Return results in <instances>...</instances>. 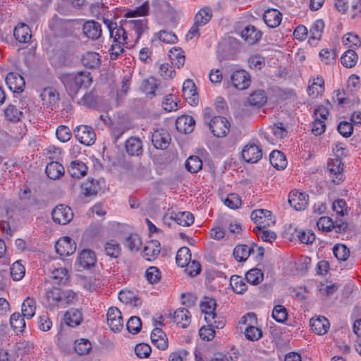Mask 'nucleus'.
<instances>
[{
  "label": "nucleus",
  "instance_id": "obj_13",
  "mask_svg": "<svg viewBox=\"0 0 361 361\" xmlns=\"http://www.w3.org/2000/svg\"><path fill=\"white\" fill-rule=\"evenodd\" d=\"M243 159L248 163H256L262 157V149L256 145H247L241 152Z\"/></svg>",
  "mask_w": 361,
  "mask_h": 361
},
{
  "label": "nucleus",
  "instance_id": "obj_45",
  "mask_svg": "<svg viewBox=\"0 0 361 361\" xmlns=\"http://www.w3.org/2000/svg\"><path fill=\"white\" fill-rule=\"evenodd\" d=\"M52 278L56 285H65L69 279L68 271L66 268L55 269L52 271Z\"/></svg>",
  "mask_w": 361,
  "mask_h": 361
},
{
  "label": "nucleus",
  "instance_id": "obj_54",
  "mask_svg": "<svg viewBox=\"0 0 361 361\" xmlns=\"http://www.w3.org/2000/svg\"><path fill=\"white\" fill-rule=\"evenodd\" d=\"M324 27V23L322 20L319 19L316 20L310 30V39L316 40L320 39Z\"/></svg>",
  "mask_w": 361,
  "mask_h": 361
},
{
  "label": "nucleus",
  "instance_id": "obj_47",
  "mask_svg": "<svg viewBox=\"0 0 361 361\" xmlns=\"http://www.w3.org/2000/svg\"><path fill=\"white\" fill-rule=\"evenodd\" d=\"M191 259L190 250L187 247H180L176 254V264L180 267H184Z\"/></svg>",
  "mask_w": 361,
  "mask_h": 361
},
{
  "label": "nucleus",
  "instance_id": "obj_41",
  "mask_svg": "<svg viewBox=\"0 0 361 361\" xmlns=\"http://www.w3.org/2000/svg\"><path fill=\"white\" fill-rule=\"evenodd\" d=\"M178 224L183 226H189L194 222V216L189 212H183L171 216Z\"/></svg>",
  "mask_w": 361,
  "mask_h": 361
},
{
  "label": "nucleus",
  "instance_id": "obj_50",
  "mask_svg": "<svg viewBox=\"0 0 361 361\" xmlns=\"http://www.w3.org/2000/svg\"><path fill=\"white\" fill-rule=\"evenodd\" d=\"M185 169L190 173H197L202 167V161L197 156H190L185 164Z\"/></svg>",
  "mask_w": 361,
  "mask_h": 361
},
{
  "label": "nucleus",
  "instance_id": "obj_60",
  "mask_svg": "<svg viewBox=\"0 0 361 361\" xmlns=\"http://www.w3.org/2000/svg\"><path fill=\"white\" fill-rule=\"evenodd\" d=\"M128 331L133 334H137L139 333L142 328V322L141 319L136 317L133 316L131 317L126 324Z\"/></svg>",
  "mask_w": 361,
  "mask_h": 361
},
{
  "label": "nucleus",
  "instance_id": "obj_30",
  "mask_svg": "<svg viewBox=\"0 0 361 361\" xmlns=\"http://www.w3.org/2000/svg\"><path fill=\"white\" fill-rule=\"evenodd\" d=\"M87 166L79 160L73 161L68 168V173L73 178H80L87 174Z\"/></svg>",
  "mask_w": 361,
  "mask_h": 361
},
{
  "label": "nucleus",
  "instance_id": "obj_51",
  "mask_svg": "<svg viewBox=\"0 0 361 361\" xmlns=\"http://www.w3.org/2000/svg\"><path fill=\"white\" fill-rule=\"evenodd\" d=\"M264 279V274L259 269L255 268L248 271L245 275V279L251 285H257Z\"/></svg>",
  "mask_w": 361,
  "mask_h": 361
},
{
  "label": "nucleus",
  "instance_id": "obj_11",
  "mask_svg": "<svg viewBox=\"0 0 361 361\" xmlns=\"http://www.w3.org/2000/svg\"><path fill=\"white\" fill-rule=\"evenodd\" d=\"M309 200V196L305 192L291 191L288 196L290 205L295 210H303L306 208Z\"/></svg>",
  "mask_w": 361,
  "mask_h": 361
},
{
  "label": "nucleus",
  "instance_id": "obj_34",
  "mask_svg": "<svg viewBox=\"0 0 361 361\" xmlns=\"http://www.w3.org/2000/svg\"><path fill=\"white\" fill-rule=\"evenodd\" d=\"M271 164L277 169H283L287 166L285 154L279 150H274L269 155Z\"/></svg>",
  "mask_w": 361,
  "mask_h": 361
},
{
  "label": "nucleus",
  "instance_id": "obj_17",
  "mask_svg": "<svg viewBox=\"0 0 361 361\" xmlns=\"http://www.w3.org/2000/svg\"><path fill=\"white\" fill-rule=\"evenodd\" d=\"M195 126V119L188 115L178 117L176 121V129L183 133L188 134L194 130Z\"/></svg>",
  "mask_w": 361,
  "mask_h": 361
},
{
  "label": "nucleus",
  "instance_id": "obj_44",
  "mask_svg": "<svg viewBox=\"0 0 361 361\" xmlns=\"http://www.w3.org/2000/svg\"><path fill=\"white\" fill-rule=\"evenodd\" d=\"M81 188L83 194L86 196L96 195L100 190V186L98 180H90L89 179L82 184Z\"/></svg>",
  "mask_w": 361,
  "mask_h": 361
},
{
  "label": "nucleus",
  "instance_id": "obj_52",
  "mask_svg": "<svg viewBox=\"0 0 361 361\" xmlns=\"http://www.w3.org/2000/svg\"><path fill=\"white\" fill-rule=\"evenodd\" d=\"M104 250L106 254L112 257L117 258L121 255V247L120 245L114 240H111L105 244Z\"/></svg>",
  "mask_w": 361,
  "mask_h": 361
},
{
  "label": "nucleus",
  "instance_id": "obj_27",
  "mask_svg": "<svg viewBox=\"0 0 361 361\" xmlns=\"http://www.w3.org/2000/svg\"><path fill=\"white\" fill-rule=\"evenodd\" d=\"M124 25L135 32L137 34L136 41H137L141 35L149 28L147 19L130 20L126 21Z\"/></svg>",
  "mask_w": 361,
  "mask_h": 361
},
{
  "label": "nucleus",
  "instance_id": "obj_39",
  "mask_svg": "<svg viewBox=\"0 0 361 361\" xmlns=\"http://www.w3.org/2000/svg\"><path fill=\"white\" fill-rule=\"evenodd\" d=\"M10 324L17 334L22 333L25 327V317L19 312H15L11 316Z\"/></svg>",
  "mask_w": 361,
  "mask_h": 361
},
{
  "label": "nucleus",
  "instance_id": "obj_14",
  "mask_svg": "<svg viewBox=\"0 0 361 361\" xmlns=\"http://www.w3.org/2000/svg\"><path fill=\"white\" fill-rule=\"evenodd\" d=\"M231 82L236 89L245 90L250 84V76L245 71H236L231 75Z\"/></svg>",
  "mask_w": 361,
  "mask_h": 361
},
{
  "label": "nucleus",
  "instance_id": "obj_46",
  "mask_svg": "<svg viewBox=\"0 0 361 361\" xmlns=\"http://www.w3.org/2000/svg\"><path fill=\"white\" fill-rule=\"evenodd\" d=\"M267 102V96L264 90H257L250 94L248 103L251 106H262Z\"/></svg>",
  "mask_w": 361,
  "mask_h": 361
},
{
  "label": "nucleus",
  "instance_id": "obj_18",
  "mask_svg": "<svg viewBox=\"0 0 361 361\" xmlns=\"http://www.w3.org/2000/svg\"><path fill=\"white\" fill-rule=\"evenodd\" d=\"M82 31L87 37L92 40L97 39L102 35L101 25L93 20L84 23Z\"/></svg>",
  "mask_w": 361,
  "mask_h": 361
},
{
  "label": "nucleus",
  "instance_id": "obj_63",
  "mask_svg": "<svg viewBox=\"0 0 361 361\" xmlns=\"http://www.w3.org/2000/svg\"><path fill=\"white\" fill-rule=\"evenodd\" d=\"M145 276L150 283H154L160 280L161 272L157 267H150L147 269Z\"/></svg>",
  "mask_w": 361,
  "mask_h": 361
},
{
  "label": "nucleus",
  "instance_id": "obj_43",
  "mask_svg": "<svg viewBox=\"0 0 361 361\" xmlns=\"http://www.w3.org/2000/svg\"><path fill=\"white\" fill-rule=\"evenodd\" d=\"M149 5L148 1H144L143 4L135 9H129L128 10L124 17L126 18H135L137 16H146L149 13Z\"/></svg>",
  "mask_w": 361,
  "mask_h": 361
},
{
  "label": "nucleus",
  "instance_id": "obj_36",
  "mask_svg": "<svg viewBox=\"0 0 361 361\" xmlns=\"http://www.w3.org/2000/svg\"><path fill=\"white\" fill-rule=\"evenodd\" d=\"M100 102V97L94 90H92L85 95L78 102L80 104L88 108H95Z\"/></svg>",
  "mask_w": 361,
  "mask_h": 361
},
{
  "label": "nucleus",
  "instance_id": "obj_31",
  "mask_svg": "<svg viewBox=\"0 0 361 361\" xmlns=\"http://www.w3.org/2000/svg\"><path fill=\"white\" fill-rule=\"evenodd\" d=\"M31 30L30 27L21 23L16 26L13 31V35L17 41L21 43L28 42L31 38Z\"/></svg>",
  "mask_w": 361,
  "mask_h": 361
},
{
  "label": "nucleus",
  "instance_id": "obj_23",
  "mask_svg": "<svg viewBox=\"0 0 361 361\" xmlns=\"http://www.w3.org/2000/svg\"><path fill=\"white\" fill-rule=\"evenodd\" d=\"M96 260V256L93 251L84 250L80 253L77 262L82 269H90L94 265Z\"/></svg>",
  "mask_w": 361,
  "mask_h": 361
},
{
  "label": "nucleus",
  "instance_id": "obj_1",
  "mask_svg": "<svg viewBox=\"0 0 361 361\" xmlns=\"http://www.w3.org/2000/svg\"><path fill=\"white\" fill-rule=\"evenodd\" d=\"M68 94L74 99L80 88H87L92 82L90 73H64L59 77Z\"/></svg>",
  "mask_w": 361,
  "mask_h": 361
},
{
  "label": "nucleus",
  "instance_id": "obj_56",
  "mask_svg": "<svg viewBox=\"0 0 361 361\" xmlns=\"http://www.w3.org/2000/svg\"><path fill=\"white\" fill-rule=\"evenodd\" d=\"M83 5V3H77L75 4V1H61L58 4V11L64 15L71 14L73 10L75 8H80Z\"/></svg>",
  "mask_w": 361,
  "mask_h": 361
},
{
  "label": "nucleus",
  "instance_id": "obj_15",
  "mask_svg": "<svg viewBox=\"0 0 361 361\" xmlns=\"http://www.w3.org/2000/svg\"><path fill=\"white\" fill-rule=\"evenodd\" d=\"M6 82L13 92H22L25 86L24 78L18 73H9L6 77Z\"/></svg>",
  "mask_w": 361,
  "mask_h": 361
},
{
  "label": "nucleus",
  "instance_id": "obj_8",
  "mask_svg": "<svg viewBox=\"0 0 361 361\" xmlns=\"http://www.w3.org/2000/svg\"><path fill=\"white\" fill-rule=\"evenodd\" d=\"M106 318L107 324L112 331L118 332L123 328V319L118 308L110 307L107 312Z\"/></svg>",
  "mask_w": 361,
  "mask_h": 361
},
{
  "label": "nucleus",
  "instance_id": "obj_26",
  "mask_svg": "<svg viewBox=\"0 0 361 361\" xmlns=\"http://www.w3.org/2000/svg\"><path fill=\"white\" fill-rule=\"evenodd\" d=\"M152 343L160 350H165L168 347V339L165 333L160 328H154L151 333Z\"/></svg>",
  "mask_w": 361,
  "mask_h": 361
},
{
  "label": "nucleus",
  "instance_id": "obj_9",
  "mask_svg": "<svg viewBox=\"0 0 361 361\" xmlns=\"http://www.w3.org/2000/svg\"><path fill=\"white\" fill-rule=\"evenodd\" d=\"M56 252L61 256H68L75 252L76 244L70 237L65 236L60 238L55 245Z\"/></svg>",
  "mask_w": 361,
  "mask_h": 361
},
{
  "label": "nucleus",
  "instance_id": "obj_16",
  "mask_svg": "<svg viewBox=\"0 0 361 361\" xmlns=\"http://www.w3.org/2000/svg\"><path fill=\"white\" fill-rule=\"evenodd\" d=\"M328 169L331 174L335 176L332 180L333 182L335 184H339L343 180V164L341 159L336 157L335 159L329 160L328 162Z\"/></svg>",
  "mask_w": 361,
  "mask_h": 361
},
{
  "label": "nucleus",
  "instance_id": "obj_32",
  "mask_svg": "<svg viewBox=\"0 0 361 361\" xmlns=\"http://www.w3.org/2000/svg\"><path fill=\"white\" fill-rule=\"evenodd\" d=\"M45 172L50 179H59L64 174V167L58 161H51L47 164Z\"/></svg>",
  "mask_w": 361,
  "mask_h": 361
},
{
  "label": "nucleus",
  "instance_id": "obj_53",
  "mask_svg": "<svg viewBox=\"0 0 361 361\" xmlns=\"http://www.w3.org/2000/svg\"><path fill=\"white\" fill-rule=\"evenodd\" d=\"M144 255L146 257H157L160 253V244L157 240L148 242L143 250Z\"/></svg>",
  "mask_w": 361,
  "mask_h": 361
},
{
  "label": "nucleus",
  "instance_id": "obj_28",
  "mask_svg": "<svg viewBox=\"0 0 361 361\" xmlns=\"http://www.w3.org/2000/svg\"><path fill=\"white\" fill-rule=\"evenodd\" d=\"M23 104L22 106H18L14 104H10L5 109H4V115L6 118L13 123H17L20 121L21 117L23 115V111L20 109H23Z\"/></svg>",
  "mask_w": 361,
  "mask_h": 361
},
{
  "label": "nucleus",
  "instance_id": "obj_20",
  "mask_svg": "<svg viewBox=\"0 0 361 361\" xmlns=\"http://www.w3.org/2000/svg\"><path fill=\"white\" fill-rule=\"evenodd\" d=\"M200 307L202 311L205 314V320L209 323L212 319H216V314L215 309L216 307V302L212 298L205 297L204 301L202 302Z\"/></svg>",
  "mask_w": 361,
  "mask_h": 361
},
{
  "label": "nucleus",
  "instance_id": "obj_57",
  "mask_svg": "<svg viewBox=\"0 0 361 361\" xmlns=\"http://www.w3.org/2000/svg\"><path fill=\"white\" fill-rule=\"evenodd\" d=\"M333 252L338 260L345 261L350 255V250L343 244H337L333 248Z\"/></svg>",
  "mask_w": 361,
  "mask_h": 361
},
{
  "label": "nucleus",
  "instance_id": "obj_58",
  "mask_svg": "<svg viewBox=\"0 0 361 361\" xmlns=\"http://www.w3.org/2000/svg\"><path fill=\"white\" fill-rule=\"evenodd\" d=\"M141 244V240L137 234H130L126 238L125 245L130 251L138 250Z\"/></svg>",
  "mask_w": 361,
  "mask_h": 361
},
{
  "label": "nucleus",
  "instance_id": "obj_12",
  "mask_svg": "<svg viewBox=\"0 0 361 361\" xmlns=\"http://www.w3.org/2000/svg\"><path fill=\"white\" fill-rule=\"evenodd\" d=\"M183 96L192 105H197L198 103V94L195 83L190 79L185 80L182 87Z\"/></svg>",
  "mask_w": 361,
  "mask_h": 361
},
{
  "label": "nucleus",
  "instance_id": "obj_64",
  "mask_svg": "<svg viewBox=\"0 0 361 361\" xmlns=\"http://www.w3.org/2000/svg\"><path fill=\"white\" fill-rule=\"evenodd\" d=\"M338 132L345 137H349L353 132V124L348 121H341L337 126Z\"/></svg>",
  "mask_w": 361,
  "mask_h": 361
},
{
  "label": "nucleus",
  "instance_id": "obj_25",
  "mask_svg": "<svg viewBox=\"0 0 361 361\" xmlns=\"http://www.w3.org/2000/svg\"><path fill=\"white\" fill-rule=\"evenodd\" d=\"M310 326L314 332L318 335L325 334L329 329V320L323 316L310 319Z\"/></svg>",
  "mask_w": 361,
  "mask_h": 361
},
{
  "label": "nucleus",
  "instance_id": "obj_40",
  "mask_svg": "<svg viewBox=\"0 0 361 361\" xmlns=\"http://www.w3.org/2000/svg\"><path fill=\"white\" fill-rule=\"evenodd\" d=\"M253 251V248L249 247L246 245H238L233 250V256L238 262H245Z\"/></svg>",
  "mask_w": 361,
  "mask_h": 361
},
{
  "label": "nucleus",
  "instance_id": "obj_21",
  "mask_svg": "<svg viewBox=\"0 0 361 361\" xmlns=\"http://www.w3.org/2000/svg\"><path fill=\"white\" fill-rule=\"evenodd\" d=\"M41 97L44 104L51 110L56 108L59 101V94L56 89L49 87L44 88L41 94Z\"/></svg>",
  "mask_w": 361,
  "mask_h": 361
},
{
  "label": "nucleus",
  "instance_id": "obj_37",
  "mask_svg": "<svg viewBox=\"0 0 361 361\" xmlns=\"http://www.w3.org/2000/svg\"><path fill=\"white\" fill-rule=\"evenodd\" d=\"M169 56L172 65L176 66L178 68L183 66L185 58L183 54V51L180 48L174 47L171 49Z\"/></svg>",
  "mask_w": 361,
  "mask_h": 361
},
{
  "label": "nucleus",
  "instance_id": "obj_5",
  "mask_svg": "<svg viewBox=\"0 0 361 361\" xmlns=\"http://www.w3.org/2000/svg\"><path fill=\"white\" fill-rule=\"evenodd\" d=\"M51 216L55 223L66 225L73 219V212L70 207L59 204L53 209Z\"/></svg>",
  "mask_w": 361,
  "mask_h": 361
},
{
  "label": "nucleus",
  "instance_id": "obj_33",
  "mask_svg": "<svg viewBox=\"0 0 361 361\" xmlns=\"http://www.w3.org/2000/svg\"><path fill=\"white\" fill-rule=\"evenodd\" d=\"M82 63L84 66L93 69L99 66L101 59L99 54L93 51H87L82 57Z\"/></svg>",
  "mask_w": 361,
  "mask_h": 361
},
{
  "label": "nucleus",
  "instance_id": "obj_61",
  "mask_svg": "<svg viewBox=\"0 0 361 361\" xmlns=\"http://www.w3.org/2000/svg\"><path fill=\"white\" fill-rule=\"evenodd\" d=\"M25 267L17 261L14 262L11 268V275L14 281L20 280L25 275Z\"/></svg>",
  "mask_w": 361,
  "mask_h": 361
},
{
  "label": "nucleus",
  "instance_id": "obj_42",
  "mask_svg": "<svg viewBox=\"0 0 361 361\" xmlns=\"http://www.w3.org/2000/svg\"><path fill=\"white\" fill-rule=\"evenodd\" d=\"M212 17V9L209 7L201 8L195 16V23L201 26L205 25Z\"/></svg>",
  "mask_w": 361,
  "mask_h": 361
},
{
  "label": "nucleus",
  "instance_id": "obj_22",
  "mask_svg": "<svg viewBox=\"0 0 361 361\" xmlns=\"http://www.w3.org/2000/svg\"><path fill=\"white\" fill-rule=\"evenodd\" d=\"M263 20L269 27H278L282 20V14L276 9L269 8L264 11Z\"/></svg>",
  "mask_w": 361,
  "mask_h": 361
},
{
  "label": "nucleus",
  "instance_id": "obj_38",
  "mask_svg": "<svg viewBox=\"0 0 361 361\" xmlns=\"http://www.w3.org/2000/svg\"><path fill=\"white\" fill-rule=\"evenodd\" d=\"M36 301L27 297L22 304V316L27 319H31L35 314Z\"/></svg>",
  "mask_w": 361,
  "mask_h": 361
},
{
  "label": "nucleus",
  "instance_id": "obj_2",
  "mask_svg": "<svg viewBox=\"0 0 361 361\" xmlns=\"http://www.w3.org/2000/svg\"><path fill=\"white\" fill-rule=\"evenodd\" d=\"M235 31L244 39L245 42L250 45L258 42L262 36V32L252 25H247L243 27L240 23H238L235 26Z\"/></svg>",
  "mask_w": 361,
  "mask_h": 361
},
{
  "label": "nucleus",
  "instance_id": "obj_48",
  "mask_svg": "<svg viewBox=\"0 0 361 361\" xmlns=\"http://www.w3.org/2000/svg\"><path fill=\"white\" fill-rule=\"evenodd\" d=\"M357 59L356 52L354 50L348 49L342 55L341 62L346 68H353L356 65Z\"/></svg>",
  "mask_w": 361,
  "mask_h": 361
},
{
  "label": "nucleus",
  "instance_id": "obj_49",
  "mask_svg": "<svg viewBox=\"0 0 361 361\" xmlns=\"http://www.w3.org/2000/svg\"><path fill=\"white\" fill-rule=\"evenodd\" d=\"M230 284L233 291L238 294L243 293L247 288L244 279L239 276H232L230 279Z\"/></svg>",
  "mask_w": 361,
  "mask_h": 361
},
{
  "label": "nucleus",
  "instance_id": "obj_19",
  "mask_svg": "<svg viewBox=\"0 0 361 361\" xmlns=\"http://www.w3.org/2000/svg\"><path fill=\"white\" fill-rule=\"evenodd\" d=\"M56 35L66 37L72 33L70 20L56 19L50 25Z\"/></svg>",
  "mask_w": 361,
  "mask_h": 361
},
{
  "label": "nucleus",
  "instance_id": "obj_6",
  "mask_svg": "<svg viewBox=\"0 0 361 361\" xmlns=\"http://www.w3.org/2000/svg\"><path fill=\"white\" fill-rule=\"evenodd\" d=\"M75 138L85 145H92L96 140V134L93 128L89 126H80L74 130Z\"/></svg>",
  "mask_w": 361,
  "mask_h": 361
},
{
  "label": "nucleus",
  "instance_id": "obj_62",
  "mask_svg": "<svg viewBox=\"0 0 361 361\" xmlns=\"http://www.w3.org/2000/svg\"><path fill=\"white\" fill-rule=\"evenodd\" d=\"M317 226L319 230L329 232L334 228V223L330 217L322 216L317 221Z\"/></svg>",
  "mask_w": 361,
  "mask_h": 361
},
{
  "label": "nucleus",
  "instance_id": "obj_29",
  "mask_svg": "<svg viewBox=\"0 0 361 361\" xmlns=\"http://www.w3.org/2000/svg\"><path fill=\"white\" fill-rule=\"evenodd\" d=\"M190 317L189 311L185 308H178L173 314V322L182 328L188 326L190 323Z\"/></svg>",
  "mask_w": 361,
  "mask_h": 361
},
{
  "label": "nucleus",
  "instance_id": "obj_7",
  "mask_svg": "<svg viewBox=\"0 0 361 361\" xmlns=\"http://www.w3.org/2000/svg\"><path fill=\"white\" fill-rule=\"evenodd\" d=\"M247 319L250 320V323L249 324V326L245 329V338L247 340L252 341H257L262 336V331L252 325L253 323L257 322L255 314L252 312L247 313L246 316L242 317V322L245 324Z\"/></svg>",
  "mask_w": 361,
  "mask_h": 361
},
{
  "label": "nucleus",
  "instance_id": "obj_3",
  "mask_svg": "<svg viewBox=\"0 0 361 361\" xmlns=\"http://www.w3.org/2000/svg\"><path fill=\"white\" fill-rule=\"evenodd\" d=\"M250 218L257 224L255 228L257 230L267 228L275 224V220L272 218L271 212L267 209L255 210L252 212Z\"/></svg>",
  "mask_w": 361,
  "mask_h": 361
},
{
  "label": "nucleus",
  "instance_id": "obj_24",
  "mask_svg": "<svg viewBox=\"0 0 361 361\" xmlns=\"http://www.w3.org/2000/svg\"><path fill=\"white\" fill-rule=\"evenodd\" d=\"M125 147L127 153L131 156H140L143 152L142 140L135 137H131L126 141Z\"/></svg>",
  "mask_w": 361,
  "mask_h": 361
},
{
  "label": "nucleus",
  "instance_id": "obj_55",
  "mask_svg": "<svg viewBox=\"0 0 361 361\" xmlns=\"http://www.w3.org/2000/svg\"><path fill=\"white\" fill-rule=\"evenodd\" d=\"M91 349L92 344L87 339L81 338L75 343V350L78 355H86Z\"/></svg>",
  "mask_w": 361,
  "mask_h": 361
},
{
  "label": "nucleus",
  "instance_id": "obj_4",
  "mask_svg": "<svg viewBox=\"0 0 361 361\" xmlns=\"http://www.w3.org/2000/svg\"><path fill=\"white\" fill-rule=\"evenodd\" d=\"M212 133L217 137H225L229 132L231 125L229 121L223 116H214L209 123Z\"/></svg>",
  "mask_w": 361,
  "mask_h": 361
},
{
  "label": "nucleus",
  "instance_id": "obj_59",
  "mask_svg": "<svg viewBox=\"0 0 361 361\" xmlns=\"http://www.w3.org/2000/svg\"><path fill=\"white\" fill-rule=\"evenodd\" d=\"M272 317L278 322H285L288 318L286 309L282 305H276L272 311Z\"/></svg>",
  "mask_w": 361,
  "mask_h": 361
},
{
  "label": "nucleus",
  "instance_id": "obj_10",
  "mask_svg": "<svg viewBox=\"0 0 361 361\" xmlns=\"http://www.w3.org/2000/svg\"><path fill=\"white\" fill-rule=\"evenodd\" d=\"M171 140V135L166 130H156L152 135V142L156 149H166Z\"/></svg>",
  "mask_w": 361,
  "mask_h": 361
},
{
  "label": "nucleus",
  "instance_id": "obj_35",
  "mask_svg": "<svg viewBox=\"0 0 361 361\" xmlns=\"http://www.w3.org/2000/svg\"><path fill=\"white\" fill-rule=\"evenodd\" d=\"M66 323L72 327H75L80 324L82 321L81 312L78 309L72 308L65 314Z\"/></svg>",
  "mask_w": 361,
  "mask_h": 361
}]
</instances>
